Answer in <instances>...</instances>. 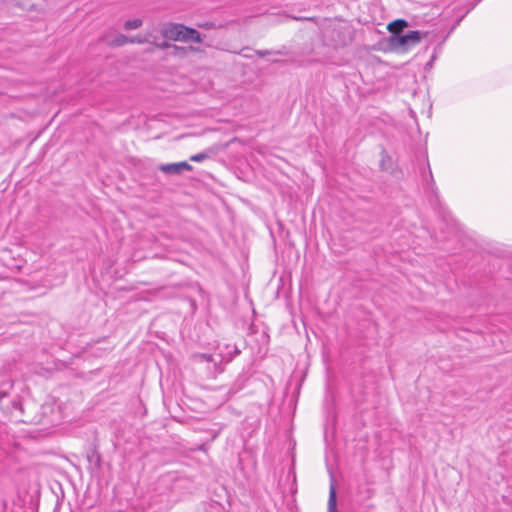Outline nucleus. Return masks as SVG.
<instances>
[{
    "instance_id": "13",
    "label": "nucleus",
    "mask_w": 512,
    "mask_h": 512,
    "mask_svg": "<svg viewBox=\"0 0 512 512\" xmlns=\"http://www.w3.org/2000/svg\"><path fill=\"white\" fill-rule=\"evenodd\" d=\"M9 404H10V410L8 412H10L13 409L22 410V404H21L20 398L18 396H15L14 399L9 400Z\"/></svg>"
},
{
    "instance_id": "16",
    "label": "nucleus",
    "mask_w": 512,
    "mask_h": 512,
    "mask_svg": "<svg viewBox=\"0 0 512 512\" xmlns=\"http://www.w3.org/2000/svg\"><path fill=\"white\" fill-rule=\"evenodd\" d=\"M195 358L199 359L200 361L204 362H211L213 361V356L208 353H199L195 355Z\"/></svg>"
},
{
    "instance_id": "3",
    "label": "nucleus",
    "mask_w": 512,
    "mask_h": 512,
    "mask_svg": "<svg viewBox=\"0 0 512 512\" xmlns=\"http://www.w3.org/2000/svg\"><path fill=\"white\" fill-rule=\"evenodd\" d=\"M159 170L168 175H180L183 171H192L193 167L186 161L161 164Z\"/></svg>"
},
{
    "instance_id": "10",
    "label": "nucleus",
    "mask_w": 512,
    "mask_h": 512,
    "mask_svg": "<svg viewBox=\"0 0 512 512\" xmlns=\"http://www.w3.org/2000/svg\"><path fill=\"white\" fill-rule=\"evenodd\" d=\"M128 44V36L124 34H118L114 39L108 42V46L110 47H122Z\"/></svg>"
},
{
    "instance_id": "12",
    "label": "nucleus",
    "mask_w": 512,
    "mask_h": 512,
    "mask_svg": "<svg viewBox=\"0 0 512 512\" xmlns=\"http://www.w3.org/2000/svg\"><path fill=\"white\" fill-rule=\"evenodd\" d=\"M142 24H143V21L139 18H136V19H131V20L125 21L123 27L125 30H133V29H137V28L141 27Z\"/></svg>"
},
{
    "instance_id": "11",
    "label": "nucleus",
    "mask_w": 512,
    "mask_h": 512,
    "mask_svg": "<svg viewBox=\"0 0 512 512\" xmlns=\"http://www.w3.org/2000/svg\"><path fill=\"white\" fill-rule=\"evenodd\" d=\"M9 398H10V394L8 392L0 391V408L3 411H9L10 410L9 401H6V400H9Z\"/></svg>"
},
{
    "instance_id": "15",
    "label": "nucleus",
    "mask_w": 512,
    "mask_h": 512,
    "mask_svg": "<svg viewBox=\"0 0 512 512\" xmlns=\"http://www.w3.org/2000/svg\"><path fill=\"white\" fill-rule=\"evenodd\" d=\"M208 157H209V154L207 152H201V153L192 155L190 157V161L202 162V161L206 160Z\"/></svg>"
},
{
    "instance_id": "1",
    "label": "nucleus",
    "mask_w": 512,
    "mask_h": 512,
    "mask_svg": "<svg viewBox=\"0 0 512 512\" xmlns=\"http://www.w3.org/2000/svg\"><path fill=\"white\" fill-rule=\"evenodd\" d=\"M164 38L172 41L202 43L201 34L194 28L180 23H167L161 29Z\"/></svg>"
},
{
    "instance_id": "14",
    "label": "nucleus",
    "mask_w": 512,
    "mask_h": 512,
    "mask_svg": "<svg viewBox=\"0 0 512 512\" xmlns=\"http://www.w3.org/2000/svg\"><path fill=\"white\" fill-rule=\"evenodd\" d=\"M149 42L147 38L142 37L140 35L136 36H128V43H137V44H144Z\"/></svg>"
},
{
    "instance_id": "18",
    "label": "nucleus",
    "mask_w": 512,
    "mask_h": 512,
    "mask_svg": "<svg viewBox=\"0 0 512 512\" xmlns=\"http://www.w3.org/2000/svg\"><path fill=\"white\" fill-rule=\"evenodd\" d=\"M255 54L258 55L259 57L263 58L265 57L266 55H270V54H282L280 51H276V52H272L270 50H255Z\"/></svg>"
},
{
    "instance_id": "20",
    "label": "nucleus",
    "mask_w": 512,
    "mask_h": 512,
    "mask_svg": "<svg viewBox=\"0 0 512 512\" xmlns=\"http://www.w3.org/2000/svg\"><path fill=\"white\" fill-rule=\"evenodd\" d=\"M198 26L200 28H204V29H213L216 27L215 23H213V22L201 23V24H198Z\"/></svg>"
},
{
    "instance_id": "17",
    "label": "nucleus",
    "mask_w": 512,
    "mask_h": 512,
    "mask_svg": "<svg viewBox=\"0 0 512 512\" xmlns=\"http://www.w3.org/2000/svg\"><path fill=\"white\" fill-rule=\"evenodd\" d=\"M153 45L158 48V49H161V50H168L170 49L171 47V43L167 42V41H163L161 43H157V42H153Z\"/></svg>"
},
{
    "instance_id": "8",
    "label": "nucleus",
    "mask_w": 512,
    "mask_h": 512,
    "mask_svg": "<svg viewBox=\"0 0 512 512\" xmlns=\"http://www.w3.org/2000/svg\"><path fill=\"white\" fill-rule=\"evenodd\" d=\"M328 512H337V494L333 482L329 489Z\"/></svg>"
},
{
    "instance_id": "4",
    "label": "nucleus",
    "mask_w": 512,
    "mask_h": 512,
    "mask_svg": "<svg viewBox=\"0 0 512 512\" xmlns=\"http://www.w3.org/2000/svg\"><path fill=\"white\" fill-rule=\"evenodd\" d=\"M197 52H200V49L194 46H177L175 44H171V47L167 52V55L175 58L184 59L188 57L191 53Z\"/></svg>"
},
{
    "instance_id": "5",
    "label": "nucleus",
    "mask_w": 512,
    "mask_h": 512,
    "mask_svg": "<svg viewBox=\"0 0 512 512\" xmlns=\"http://www.w3.org/2000/svg\"><path fill=\"white\" fill-rule=\"evenodd\" d=\"M408 22L405 19H396L388 24L387 28L390 32L389 37H399L403 34L404 28L408 27Z\"/></svg>"
},
{
    "instance_id": "2",
    "label": "nucleus",
    "mask_w": 512,
    "mask_h": 512,
    "mask_svg": "<svg viewBox=\"0 0 512 512\" xmlns=\"http://www.w3.org/2000/svg\"><path fill=\"white\" fill-rule=\"evenodd\" d=\"M426 35V32L412 30L408 31L407 33H403L399 37H388L387 42L390 50H400L404 52L418 45L421 42L422 38Z\"/></svg>"
},
{
    "instance_id": "9",
    "label": "nucleus",
    "mask_w": 512,
    "mask_h": 512,
    "mask_svg": "<svg viewBox=\"0 0 512 512\" xmlns=\"http://www.w3.org/2000/svg\"><path fill=\"white\" fill-rule=\"evenodd\" d=\"M380 155H381V159H380V163H379L380 169L382 171H389L392 167L391 156L388 154V152L385 149H382Z\"/></svg>"
},
{
    "instance_id": "19",
    "label": "nucleus",
    "mask_w": 512,
    "mask_h": 512,
    "mask_svg": "<svg viewBox=\"0 0 512 512\" xmlns=\"http://www.w3.org/2000/svg\"><path fill=\"white\" fill-rule=\"evenodd\" d=\"M291 18L296 21H312V22H314L316 20L315 17H304V16H291Z\"/></svg>"
},
{
    "instance_id": "7",
    "label": "nucleus",
    "mask_w": 512,
    "mask_h": 512,
    "mask_svg": "<svg viewBox=\"0 0 512 512\" xmlns=\"http://www.w3.org/2000/svg\"><path fill=\"white\" fill-rule=\"evenodd\" d=\"M227 352H221L222 361L229 363L231 362L236 356H238L241 353V350L234 345L231 347L230 345H226Z\"/></svg>"
},
{
    "instance_id": "6",
    "label": "nucleus",
    "mask_w": 512,
    "mask_h": 512,
    "mask_svg": "<svg viewBox=\"0 0 512 512\" xmlns=\"http://www.w3.org/2000/svg\"><path fill=\"white\" fill-rule=\"evenodd\" d=\"M87 461L89 462V469L98 470L101 467L102 458L98 452L96 446L90 448L86 455Z\"/></svg>"
}]
</instances>
